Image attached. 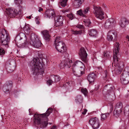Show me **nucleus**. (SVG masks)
<instances>
[{
    "label": "nucleus",
    "mask_w": 129,
    "mask_h": 129,
    "mask_svg": "<svg viewBox=\"0 0 129 129\" xmlns=\"http://www.w3.org/2000/svg\"><path fill=\"white\" fill-rule=\"evenodd\" d=\"M89 9V8L88 7H87L85 8H84V10L83 12L84 15L88 12Z\"/></svg>",
    "instance_id": "nucleus-39"
},
{
    "label": "nucleus",
    "mask_w": 129,
    "mask_h": 129,
    "mask_svg": "<svg viewBox=\"0 0 129 129\" xmlns=\"http://www.w3.org/2000/svg\"><path fill=\"white\" fill-rule=\"evenodd\" d=\"M12 82L11 81H9L7 82L6 84L3 86V90L6 93H10L9 90L12 87Z\"/></svg>",
    "instance_id": "nucleus-15"
},
{
    "label": "nucleus",
    "mask_w": 129,
    "mask_h": 129,
    "mask_svg": "<svg viewBox=\"0 0 129 129\" xmlns=\"http://www.w3.org/2000/svg\"><path fill=\"white\" fill-rule=\"evenodd\" d=\"M122 111V110H119L115 109L113 112L114 116L118 118Z\"/></svg>",
    "instance_id": "nucleus-29"
},
{
    "label": "nucleus",
    "mask_w": 129,
    "mask_h": 129,
    "mask_svg": "<svg viewBox=\"0 0 129 129\" xmlns=\"http://www.w3.org/2000/svg\"><path fill=\"white\" fill-rule=\"evenodd\" d=\"M119 49V44L118 42H116L113 49V62L112 66H115L114 73L116 75L120 74L124 68L123 63L121 61L120 59L117 56V54Z\"/></svg>",
    "instance_id": "nucleus-2"
},
{
    "label": "nucleus",
    "mask_w": 129,
    "mask_h": 129,
    "mask_svg": "<svg viewBox=\"0 0 129 129\" xmlns=\"http://www.w3.org/2000/svg\"><path fill=\"white\" fill-rule=\"evenodd\" d=\"M55 16V14L54 10L50 9L47 10L45 12V17L46 18H50Z\"/></svg>",
    "instance_id": "nucleus-19"
},
{
    "label": "nucleus",
    "mask_w": 129,
    "mask_h": 129,
    "mask_svg": "<svg viewBox=\"0 0 129 129\" xmlns=\"http://www.w3.org/2000/svg\"><path fill=\"white\" fill-rule=\"evenodd\" d=\"M105 89H107L106 93L107 95H110L111 93L113 94L114 90V86L111 84H108L105 85L104 88Z\"/></svg>",
    "instance_id": "nucleus-18"
},
{
    "label": "nucleus",
    "mask_w": 129,
    "mask_h": 129,
    "mask_svg": "<svg viewBox=\"0 0 129 129\" xmlns=\"http://www.w3.org/2000/svg\"><path fill=\"white\" fill-rule=\"evenodd\" d=\"M10 37L7 31L4 29L0 30V44L4 45L6 48L9 47Z\"/></svg>",
    "instance_id": "nucleus-5"
},
{
    "label": "nucleus",
    "mask_w": 129,
    "mask_h": 129,
    "mask_svg": "<svg viewBox=\"0 0 129 129\" xmlns=\"http://www.w3.org/2000/svg\"><path fill=\"white\" fill-rule=\"evenodd\" d=\"M73 73L74 75L76 76H80L84 73L83 69L80 70V69L72 68Z\"/></svg>",
    "instance_id": "nucleus-20"
},
{
    "label": "nucleus",
    "mask_w": 129,
    "mask_h": 129,
    "mask_svg": "<svg viewBox=\"0 0 129 129\" xmlns=\"http://www.w3.org/2000/svg\"><path fill=\"white\" fill-rule=\"evenodd\" d=\"M104 57H109V52H104Z\"/></svg>",
    "instance_id": "nucleus-42"
},
{
    "label": "nucleus",
    "mask_w": 129,
    "mask_h": 129,
    "mask_svg": "<svg viewBox=\"0 0 129 129\" xmlns=\"http://www.w3.org/2000/svg\"><path fill=\"white\" fill-rule=\"evenodd\" d=\"M69 86H71L70 84L69 83Z\"/></svg>",
    "instance_id": "nucleus-57"
},
{
    "label": "nucleus",
    "mask_w": 129,
    "mask_h": 129,
    "mask_svg": "<svg viewBox=\"0 0 129 129\" xmlns=\"http://www.w3.org/2000/svg\"><path fill=\"white\" fill-rule=\"evenodd\" d=\"M98 53H98L96 52V53L95 54V55L96 56V54H97V53Z\"/></svg>",
    "instance_id": "nucleus-56"
},
{
    "label": "nucleus",
    "mask_w": 129,
    "mask_h": 129,
    "mask_svg": "<svg viewBox=\"0 0 129 129\" xmlns=\"http://www.w3.org/2000/svg\"><path fill=\"white\" fill-rule=\"evenodd\" d=\"M89 34L91 37H95L97 34V31L95 29H91L89 30Z\"/></svg>",
    "instance_id": "nucleus-25"
},
{
    "label": "nucleus",
    "mask_w": 129,
    "mask_h": 129,
    "mask_svg": "<svg viewBox=\"0 0 129 129\" xmlns=\"http://www.w3.org/2000/svg\"><path fill=\"white\" fill-rule=\"evenodd\" d=\"M17 10L14 8H9L7 10V13L8 14V16L10 18L15 17L16 15H18L19 13L17 14Z\"/></svg>",
    "instance_id": "nucleus-17"
},
{
    "label": "nucleus",
    "mask_w": 129,
    "mask_h": 129,
    "mask_svg": "<svg viewBox=\"0 0 129 129\" xmlns=\"http://www.w3.org/2000/svg\"><path fill=\"white\" fill-rule=\"evenodd\" d=\"M72 66V68L81 69L84 70L85 69V64L77 60L74 63L72 62L71 60L68 58L66 59L60 64L59 66L60 69H63L65 67L69 68Z\"/></svg>",
    "instance_id": "nucleus-4"
},
{
    "label": "nucleus",
    "mask_w": 129,
    "mask_h": 129,
    "mask_svg": "<svg viewBox=\"0 0 129 129\" xmlns=\"http://www.w3.org/2000/svg\"><path fill=\"white\" fill-rule=\"evenodd\" d=\"M82 2L79 0H75L74 1V4L76 8L79 7Z\"/></svg>",
    "instance_id": "nucleus-28"
},
{
    "label": "nucleus",
    "mask_w": 129,
    "mask_h": 129,
    "mask_svg": "<svg viewBox=\"0 0 129 129\" xmlns=\"http://www.w3.org/2000/svg\"><path fill=\"white\" fill-rule=\"evenodd\" d=\"M121 83L125 84L129 82V67H126L123 73L120 76Z\"/></svg>",
    "instance_id": "nucleus-7"
},
{
    "label": "nucleus",
    "mask_w": 129,
    "mask_h": 129,
    "mask_svg": "<svg viewBox=\"0 0 129 129\" xmlns=\"http://www.w3.org/2000/svg\"><path fill=\"white\" fill-rule=\"evenodd\" d=\"M114 38L115 40H116L117 34L115 31L111 30L109 31L107 38V40L109 41H111L113 40Z\"/></svg>",
    "instance_id": "nucleus-14"
},
{
    "label": "nucleus",
    "mask_w": 129,
    "mask_h": 129,
    "mask_svg": "<svg viewBox=\"0 0 129 129\" xmlns=\"http://www.w3.org/2000/svg\"><path fill=\"white\" fill-rule=\"evenodd\" d=\"M26 18H28L29 19H31V16H29L28 17H27Z\"/></svg>",
    "instance_id": "nucleus-53"
},
{
    "label": "nucleus",
    "mask_w": 129,
    "mask_h": 129,
    "mask_svg": "<svg viewBox=\"0 0 129 129\" xmlns=\"http://www.w3.org/2000/svg\"><path fill=\"white\" fill-rule=\"evenodd\" d=\"M93 9H94L93 13L97 18L100 19L101 20L104 18V12L100 7L94 5H93Z\"/></svg>",
    "instance_id": "nucleus-9"
},
{
    "label": "nucleus",
    "mask_w": 129,
    "mask_h": 129,
    "mask_svg": "<svg viewBox=\"0 0 129 129\" xmlns=\"http://www.w3.org/2000/svg\"><path fill=\"white\" fill-rule=\"evenodd\" d=\"M113 106L111 105L110 106V112L109 113H106L103 114L102 113L101 115V120L102 121H104L106 120L107 117L109 116V113H111L113 110Z\"/></svg>",
    "instance_id": "nucleus-22"
},
{
    "label": "nucleus",
    "mask_w": 129,
    "mask_h": 129,
    "mask_svg": "<svg viewBox=\"0 0 129 129\" xmlns=\"http://www.w3.org/2000/svg\"><path fill=\"white\" fill-rule=\"evenodd\" d=\"M72 32L73 34L76 35L80 34L82 33V30H81L79 31L72 30Z\"/></svg>",
    "instance_id": "nucleus-33"
},
{
    "label": "nucleus",
    "mask_w": 129,
    "mask_h": 129,
    "mask_svg": "<svg viewBox=\"0 0 129 129\" xmlns=\"http://www.w3.org/2000/svg\"><path fill=\"white\" fill-rule=\"evenodd\" d=\"M23 38H26V36L23 33H21L18 34L15 38V40H20L22 39Z\"/></svg>",
    "instance_id": "nucleus-26"
},
{
    "label": "nucleus",
    "mask_w": 129,
    "mask_h": 129,
    "mask_svg": "<svg viewBox=\"0 0 129 129\" xmlns=\"http://www.w3.org/2000/svg\"><path fill=\"white\" fill-rule=\"evenodd\" d=\"M77 14L81 16L85 17V15H84L82 10L80 9L77 11Z\"/></svg>",
    "instance_id": "nucleus-34"
},
{
    "label": "nucleus",
    "mask_w": 129,
    "mask_h": 129,
    "mask_svg": "<svg viewBox=\"0 0 129 129\" xmlns=\"http://www.w3.org/2000/svg\"><path fill=\"white\" fill-rule=\"evenodd\" d=\"M30 110H30V109H29V115H31V113H30Z\"/></svg>",
    "instance_id": "nucleus-54"
},
{
    "label": "nucleus",
    "mask_w": 129,
    "mask_h": 129,
    "mask_svg": "<svg viewBox=\"0 0 129 129\" xmlns=\"http://www.w3.org/2000/svg\"><path fill=\"white\" fill-rule=\"evenodd\" d=\"M69 83L70 84V83L69 82H67L65 83V85L66 86H68V85H69Z\"/></svg>",
    "instance_id": "nucleus-49"
},
{
    "label": "nucleus",
    "mask_w": 129,
    "mask_h": 129,
    "mask_svg": "<svg viewBox=\"0 0 129 129\" xmlns=\"http://www.w3.org/2000/svg\"><path fill=\"white\" fill-rule=\"evenodd\" d=\"M29 65L31 69V72L33 74L37 75L44 73L43 64L38 58L33 59L30 62Z\"/></svg>",
    "instance_id": "nucleus-3"
},
{
    "label": "nucleus",
    "mask_w": 129,
    "mask_h": 129,
    "mask_svg": "<svg viewBox=\"0 0 129 129\" xmlns=\"http://www.w3.org/2000/svg\"><path fill=\"white\" fill-rule=\"evenodd\" d=\"M128 47H129V45H128Z\"/></svg>",
    "instance_id": "nucleus-61"
},
{
    "label": "nucleus",
    "mask_w": 129,
    "mask_h": 129,
    "mask_svg": "<svg viewBox=\"0 0 129 129\" xmlns=\"http://www.w3.org/2000/svg\"><path fill=\"white\" fill-rule=\"evenodd\" d=\"M43 34L44 39L47 41H48L50 39V36L49 34L48 31L47 30H44L42 31Z\"/></svg>",
    "instance_id": "nucleus-24"
},
{
    "label": "nucleus",
    "mask_w": 129,
    "mask_h": 129,
    "mask_svg": "<svg viewBox=\"0 0 129 129\" xmlns=\"http://www.w3.org/2000/svg\"><path fill=\"white\" fill-rule=\"evenodd\" d=\"M122 104L121 102H119L117 103L116 105L115 109L122 111Z\"/></svg>",
    "instance_id": "nucleus-27"
},
{
    "label": "nucleus",
    "mask_w": 129,
    "mask_h": 129,
    "mask_svg": "<svg viewBox=\"0 0 129 129\" xmlns=\"http://www.w3.org/2000/svg\"><path fill=\"white\" fill-rule=\"evenodd\" d=\"M69 11V10H64L63 11V12L64 13H65L66 12H68Z\"/></svg>",
    "instance_id": "nucleus-50"
},
{
    "label": "nucleus",
    "mask_w": 129,
    "mask_h": 129,
    "mask_svg": "<svg viewBox=\"0 0 129 129\" xmlns=\"http://www.w3.org/2000/svg\"><path fill=\"white\" fill-rule=\"evenodd\" d=\"M67 16L71 20H72L74 18L73 15L72 14H68L67 15Z\"/></svg>",
    "instance_id": "nucleus-41"
},
{
    "label": "nucleus",
    "mask_w": 129,
    "mask_h": 129,
    "mask_svg": "<svg viewBox=\"0 0 129 129\" xmlns=\"http://www.w3.org/2000/svg\"><path fill=\"white\" fill-rule=\"evenodd\" d=\"M82 92L85 95H86L87 93V91L85 88H82L81 89Z\"/></svg>",
    "instance_id": "nucleus-40"
},
{
    "label": "nucleus",
    "mask_w": 129,
    "mask_h": 129,
    "mask_svg": "<svg viewBox=\"0 0 129 129\" xmlns=\"http://www.w3.org/2000/svg\"><path fill=\"white\" fill-rule=\"evenodd\" d=\"M79 55L82 61L85 63H87L88 61L87 58V54L84 48L82 47L80 48L79 51Z\"/></svg>",
    "instance_id": "nucleus-10"
},
{
    "label": "nucleus",
    "mask_w": 129,
    "mask_h": 129,
    "mask_svg": "<svg viewBox=\"0 0 129 129\" xmlns=\"http://www.w3.org/2000/svg\"><path fill=\"white\" fill-rule=\"evenodd\" d=\"M14 3L15 4L19 6L20 4H22V0H15Z\"/></svg>",
    "instance_id": "nucleus-35"
},
{
    "label": "nucleus",
    "mask_w": 129,
    "mask_h": 129,
    "mask_svg": "<svg viewBox=\"0 0 129 129\" xmlns=\"http://www.w3.org/2000/svg\"><path fill=\"white\" fill-rule=\"evenodd\" d=\"M68 0H61L59 3V6L61 5L62 7H64L66 5L67 2Z\"/></svg>",
    "instance_id": "nucleus-32"
},
{
    "label": "nucleus",
    "mask_w": 129,
    "mask_h": 129,
    "mask_svg": "<svg viewBox=\"0 0 129 129\" xmlns=\"http://www.w3.org/2000/svg\"><path fill=\"white\" fill-rule=\"evenodd\" d=\"M116 23V21L113 18H110L107 20L105 24V26L106 28H111Z\"/></svg>",
    "instance_id": "nucleus-16"
},
{
    "label": "nucleus",
    "mask_w": 129,
    "mask_h": 129,
    "mask_svg": "<svg viewBox=\"0 0 129 129\" xmlns=\"http://www.w3.org/2000/svg\"><path fill=\"white\" fill-rule=\"evenodd\" d=\"M53 111L52 109L49 108L47 110L46 112L42 114H40L36 112L34 116V124L36 125H38L41 128H45L48 124L47 122L48 116Z\"/></svg>",
    "instance_id": "nucleus-1"
},
{
    "label": "nucleus",
    "mask_w": 129,
    "mask_h": 129,
    "mask_svg": "<svg viewBox=\"0 0 129 129\" xmlns=\"http://www.w3.org/2000/svg\"><path fill=\"white\" fill-rule=\"evenodd\" d=\"M51 129H57L56 126L55 125H53Z\"/></svg>",
    "instance_id": "nucleus-47"
},
{
    "label": "nucleus",
    "mask_w": 129,
    "mask_h": 129,
    "mask_svg": "<svg viewBox=\"0 0 129 129\" xmlns=\"http://www.w3.org/2000/svg\"><path fill=\"white\" fill-rule=\"evenodd\" d=\"M30 43L35 48H39L42 45L37 36L34 34H31Z\"/></svg>",
    "instance_id": "nucleus-8"
},
{
    "label": "nucleus",
    "mask_w": 129,
    "mask_h": 129,
    "mask_svg": "<svg viewBox=\"0 0 129 129\" xmlns=\"http://www.w3.org/2000/svg\"><path fill=\"white\" fill-rule=\"evenodd\" d=\"M126 38L127 39H128V41H129V36L127 35L126 37Z\"/></svg>",
    "instance_id": "nucleus-51"
},
{
    "label": "nucleus",
    "mask_w": 129,
    "mask_h": 129,
    "mask_svg": "<svg viewBox=\"0 0 129 129\" xmlns=\"http://www.w3.org/2000/svg\"><path fill=\"white\" fill-rule=\"evenodd\" d=\"M60 79V78L58 76L52 75L50 76L49 79L47 81V83L49 85H50L54 82L59 81Z\"/></svg>",
    "instance_id": "nucleus-13"
},
{
    "label": "nucleus",
    "mask_w": 129,
    "mask_h": 129,
    "mask_svg": "<svg viewBox=\"0 0 129 129\" xmlns=\"http://www.w3.org/2000/svg\"><path fill=\"white\" fill-rule=\"evenodd\" d=\"M55 21V27H58V29L59 27L60 28V26L62 25L63 24V21L64 20L63 17L61 16H57L54 18Z\"/></svg>",
    "instance_id": "nucleus-12"
},
{
    "label": "nucleus",
    "mask_w": 129,
    "mask_h": 129,
    "mask_svg": "<svg viewBox=\"0 0 129 129\" xmlns=\"http://www.w3.org/2000/svg\"><path fill=\"white\" fill-rule=\"evenodd\" d=\"M104 74H105V75L104 77V79L105 80H106L109 77V73L108 72V71L107 70H106L104 71Z\"/></svg>",
    "instance_id": "nucleus-37"
},
{
    "label": "nucleus",
    "mask_w": 129,
    "mask_h": 129,
    "mask_svg": "<svg viewBox=\"0 0 129 129\" xmlns=\"http://www.w3.org/2000/svg\"><path fill=\"white\" fill-rule=\"evenodd\" d=\"M35 21H36V23L37 24H38L39 23V21L38 17H36Z\"/></svg>",
    "instance_id": "nucleus-45"
},
{
    "label": "nucleus",
    "mask_w": 129,
    "mask_h": 129,
    "mask_svg": "<svg viewBox=\"0 0 129 129\" xmlns=\"http://www.w3.org/2000/svg\"><path fill=\"white\" fill-rule=\"evenodd\" d=\"M79 1H81L82 2H83V1L84 0H79Z\"/></svg>",
    "instance_id": "nucleus-55"
},
{
    "label": "nucleus",
    "mask_w": 129,
    "mask_h": 129,
    "mask_svg": "<svg viewBox=\"0 0 129 129\" xmlns=\"http://www.w3.org/2000/svg\"><path fill=\"white\" fill-rule=\"evenodd\" d=\"M89 122L94 129H97L100 126L99 120L96 117L91 118L89 120Z\"/></svg>",
    "instance_id": "nucleus-11"
},
{
    "label": "nucleus",
    "mask_w": 129,
    "mask_h": 129,
    "mask_svg": "<svg viewBox=\"0 0 129 129\" xmlns=\"http://www.w3.org/2000/svg\"><path fill=\"white\" fill-rule=\"evenodd\" d=\"M49 123V124H51V123H50V122Z\"/></svg>",
    "instance_id": "nucleus-59"
},
{
    "label": "nucleus",
    "mask_w": 129,
    "mask_h": 129,
    "mask_svg": "<svg viewBox=\"0 0 129 129\" xmlns=\"http://www.w3.org/2000/svg\"><path fill=\"white\" fill-rule=\"evenodd\" d=\"M77 27L79 28L83 29L84 28L83 26L82 25L78 24L77 26Z\"/></svg>",
    "instance_id": "nucleus-43"
},
{
    "label": "nucleus",
    "mask_w": 129,
    "mask_h": 129,
    "mask_svg": "<svg viewBox=\"0 0 129 129\" xmlns=\"http://www.w3.org/2000/svg\"><path fill=\"white\" fill-rule=\"evenodd\" d=\"M24 29L25 33L27 34H28L31 31L30 28L28 25H26L24 28Z\"/></svg>",
    "instance_id": "nucleus-31"
},
{
    "label": "nucleus",
    "mask_w": 129,
    "mask_h": 129,
    "mask_svg": "<svg viewBox=\"0 0 129 129\" xmlns=\"http://www.w3.org/2000/svg\"><path fill=\"white\" fill-rule=\"evenodd\" d=\"M28 43L26 41H25L24 43L22 44L21 47L22 48L26 47L28 46Z\"/></svg>",
    "instance_id": "nucleus-38"
},
{
    "label": "nucleus",
    "mask_w": 129,
    "mask_h": 129,
    "mask_svg": "<svg viewBox=\"0 0 129 129\" xmlns=\"http://www.w3.org/2000/svg\"><path fill=\"white\" fill-rule=\"evenodd\" d=\"M86 110H84V111L83 112H82V114H83V115H85V114L86 113Z\"/></svg>",
    "instance_id": "nucleus-48"
},
{
    "label": "nucleus",
    "mask_w": 129,
    "mask_h": 129,
    "mask_svg": "<svg viewBox=\"0 0 129 129\" xmlns=\"http://www.w3.org/2000/svg\"><path fill=\"white\" fill-rule=\"evenodd\" d=\"M60 37H58L56 38L54 41L55 48L59 52H63L64 51V43L62 41H60Z\"/></svg>",
    "instance_id": "nucleus-6"
},
{
    "label": "nucleus",
    "mask_w": 129,
    "mask_h": 129,
    "mask_svg": "<svg viewBox=\"0 0 129 129\" xmlns=\"http://www.w3.org/2000/svg\"><path fill=\"white\" fill-rule=\"evenodd\" d=\"M101 69V68H99V69Z\"/></svg>",
    "instance_id": "nucleus-60"
},
{
    "label": "nucleus",
    "mask_w": 129,
    "mask_h": 129,
    "mask_svg": "<svg viewBox=\"0 0 129 129\" xmlns=\"http://www.w3.org/2000/svg\"><path fill=\"white\" fill-rule=\"evenodd\" d=\"M120 25L122 27H124L128 23V21L125 18H121L119 22Z\"/></svg>",
    "instance_id": "nucleus-21"
},
{
    "label": "nucleus",
    "mask_w": 129,
    "mask_h": 129,
    "mask_svg": "<svg viewBox=\"0 0 129 129\" xmlns=\"http://www.w3.org/2000/svg\"><path fill=\"white\" fill-rule=\"evenodd\" d=\"M120 129H122V128H121V127H120Z\"/></svg>",
    "instance_id": "nucleus-58"
},
{
    "label": "nucleus",
    "mask_w": 129,
    "mask_h": 129,
    "mask_svg": "<svg viewBox=\"0 0 129 129\" xmlns=\"http://www.w3.org/2000/svg\"><path fill=\"white\" fill-rule=\"evenodd\" d=\"M96 75L94 73H90L88 75L87 79L90 83L93 82L95 78L96 77Z\"/></svg>",
    "instance_id": "nucleus-23"
},
{
    "label": "nucleus",
    "mask_w": 129,
    "mask_h": 129,
    "mask_svg": "<svg viewBox=\"0 0 129 129\" xmlns=\"http://www.w3.org/2000/svg\"><path fill=\"white\" fill-rule=\"evenodd\" d=\"M5 51L3 48H0V57H2L5 54Z\"/></svg>",
    "instance_id": "nucleus-36"
},
{
    "label": "nucleus",
    "mask_w": 129,
    "mask_h": 129,
    "mask_svg": "<svg viewBox=\"0 0 129 129\" xmlns=\"http://www.w3.org/2000/svg\"><path fill=\"white\" fill-rule=\"evenodd\" d=\"M91 23V22L90 21H88V22H86L85 23V25H86V26H89L90 24Z\"/></svg>",
    "instance_id": "nucleus-44"
},
{
    "label": "nucleus",
    "mask_w": 129,
    "mask_h": 129,
    "mask_svg": "<svg viewBox=\"0 0 129 129\" xmlns=\"http://www.w3.org/2000/svg\"><path fill=\"white\" fill-rule=\"evenodd\" d=\"M83 98L80 95H78L76 98L75 101L76 103H81L82 101Z\"/></svg>",
    "instance_id": "nucleus-30"
},
{
    "label": "nucleus",
    "mask_w": 129,
    "mask_h": 129,
    "mask_svg": "<svg viewBox=\"0 0 129 129\" xmlns=\"http://www.w3.org/2000/svg\"><path fill=\"white\" fill-rule=\"evenodd\" d=\"M21 78L20 77H19L18 78V79H17V80H18L20 82H21Z\"/></svg>",
    "instance_id": "nucleus-52"
},
{
    "label": "nucleus",
    "mask_w": 129,
    "mask_h": 129,
    "mask_svg": "<svg viewBox=\"0 0 129 129\" xmlns=\"http://www.w3.org/2000/svg\"><path fill=\"white\" fill-rule=\"evenodd\" d=\"M38 11L39 12H41V11H42L43 10V9L41 7H39V8Z\"/></svg>",
    "instance_id": "nucleus-46"
}]
</instances>
